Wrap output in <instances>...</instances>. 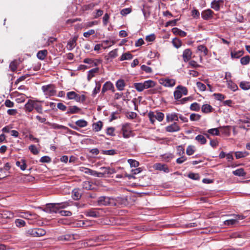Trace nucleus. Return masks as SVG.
Returning a JSON list of instances; mask_svg holds the SVG:
<instances>
[{
	"instance_id": "1",
	"label": "nucleus",
	"mask_w": 250,
	"mask_h": 250,
	"mask_svg": "<svg viewBox=\"0 0 250 250\" xmlns=\"http://www.w3.org/2000/svg\"><path fill=\"white\" fill-rule=\"evenodd\" d=\"M120 200V198L115 199L112 197L108 196H101L99 197L97 200V204L99 206H116L117 205V202Z\"/></svg>"
},
{
	"instance_id": "2",
	"label": "nucleus",
	"mask_w": 250,
	"mask_h": 250,
	"mask_svg": "<svg viewBox=\"0 0 250 250\" xmlns=\"http://www.w3.org/2000/svg\"><path fill=\"white\" fill-rule=\"evenodd\" d=\"M105 211L102 208H91L85 210L84 212V215L87 217H92L98 218L104 216Z\"/></svg>"
},
{
	"instance_id": "3",
	"label": "nucleus",
	"mask_w": 250,
	"mask_h": 250,
	"mask_svg": "<svg viewBox=\"0 0 250 250\" xmlns=\"http://www.w3.org/2000/svg\"><path fill=\"white\" fill-rule=\"evenodd\" d=\"M42 89L47 97L55 96L57 93L55 85L52 84L43 85Z\"/></svg>"
},
{
	"instance_id": "4",
	"label": "nucleus",
	"mask_w": 250,
	"mask_h": 250,
	"mask_svg": "<svg viewBox=\"0 0 250 250\" xmlns=\"http://www.w3.org/2000/svg\"><path fill=\"white\" fill-rule=\"evenodd\" d=\"M187 88L181 85L177 86L176 88V90L174 92V97L176 100L180 99L183 95H187Z\"/></svg>"
},
{
	"instance_id": "5",
	"label": "nucleus",
	"mask_w": 250,
	"mask_h": 250,
	"mask_svg": "<svg viewBox=\"0 0 250 250\" xmlns=\"http://www.w3.org/2000/svg\"><path fill=\"white\" fill-rule=\"evenodd\" d=\"M43 211L49 213L59 212V205L57 204H48L43 208Z\"/></svg>"
},
{
	"instance_id": "6",
	"label": "nucleus",
	"mask_w": 250,
	"mask_h": 250,
	"mask_svg": "<svg viewBox=\"0 0 250 250\" xmlns=\"http://www.w3.org/2000/svg\"><path fill=\"white\" fill-rule=\"evenodd\" d=\"M34 179L35 178L33 176L30 175L24 174H21L17 178L18 181L21 183H27L32 182Z\"/></svg>"
},
{
	"instance_id": "7",
	"label": "nucleus",
	"mask_w": 250,
	"mask_h": 250,
	"mask_svg": "<svg viewBox=\"0 0 250 250\" xmlns=\"http://www.w3.org/2000/svg\"><path fill=\"white\" fill-rule=\"evenodd\" d=\"M123 137L125 138H128L131 136V131L129 127V124H125L123 125L122 127Z\"/></svg>"
},
{
	"instance_id": "8",
	"label": "nucleus",
	"mask_w": 250,
	"mask_h": 250,
	"mask_svg": "<svg viewBox=\"0 0 250 250\" xmlns=\"http://www.w3.org/2000/svg\"><path fill=\"white\" fill-rule=\"evenodd\" d=\"M107 90H111L112 92H114L115 89L113 83L108 81L106 82L103 85L102 89V93H104Z\"/></svg>"
},
{
	"instance_id": "9",
	"label": "nucleus",
	"mask_w": 250,
	"mask_h": 250,
	"mask_svg": "<svg viewBox=\"0 0 250 250\" xmlns=\"http://www.w3.org/2000/svg\"><path fill=\"white\" fill-rule=\"evenodd\" d=\"M180 130V127L178 125L177 123L175 122L166 127V131L168 132H177Z\"/></svg>"
},
{
	"instance_id": "10",
	"label": "nucleus",
	"mask_w": 250,
	"mask_h": 250,
	"mask_svg": "<svg viewBox=\"0 0 250 250\" xmlns=\"http://www.w3.org/2000/svg\"><path fill=\"white\" fill-rule=\"evenodd\" d=\"M78 38V36H74L68 42L67 48L68 50H72L76 46Z\"/></svg>"
},
{
	"instance_id": "11",
	"label": "nucleus",
	"mask_w": 250,
	"mask_h": 250,
	"mask_svg": "<svg viewBox=\"0 0 250 250\" xmlns=\"http://www.w3.org/2000/svg\"><path fill=\"white\" fill-rule=\"evenodd\" d=\"M192 54V53L190 49L188 48L185 49L183 51L182 55L183 61L186 62L189 61L191 58Z\"/></svg>"
},
{
	"instance_id": "12",
	"label": "nucleus",
	"mask_w": 250,
	"mask_h": 250,
	"mask_svg": "<svg viewBox=\"0 0 250 250\" xmlns=\"http://www.w3.org/2000/svg\"><path fill=\"white\" fill-rule=\"evenodd\" d=\"M46 124L47 125H48L51 128H53V129H63V130L67 131H71L67 127L62 125H58L56 123H51L50 122H47Z\"/></svg>"
},
{
	"instance_id": "13",
	"label": "nucleus",
	"mask_w": 250,
	"mask_h": 250,
	"mask_svg": "<svg viewBox=\"0 0 250 250\" xmlns=\"http://www.w3.org/2000/svg\"><path fill=\"white\" fill-rule=\"evenodd\" d=\"M213 12L208 9L207 10L203 11L201 13L202 18L205 20H208L212 17Z\"/></svg>"
},
{
	"instance_id": "14",
	"label": "nucleus",
	"mask_w": 250,
	"mask_h": 250,
	"mask_svg": "<svg viewBox=\"0 0 250 250\" xmlns=\"http://www.w3.org/2000/svg\"><path fill=\"white\" fill-rule=\"evenodd\" d=\"M43 102V101H42L33 100L34 108L35 109L37 112L40 114H42L43 111L42 105L39 103Z\"/></svg>"
},
{
	"instance_id": "15",
	"label": "nucleus",
	"mask_w": 250,
	"mask_h": 250,
	"mask_svg": "<svg viewBox=\"0 0 250 250\" xmlns=\"http://www.w3.org/2000/svg\"><path fill=\"white\" fill-rule=\"evenodd\" d=\"M178 114L176 113H168L167 114L166 116V120L167 122H172L174 121H178Z\"/></svg>"
},
{
	"instance_id": "16",
	"label": "nucleus",
	"mask_w": 250,
	"mask_h": 250,
	"mask_svg": "<svg viewBox=\"0 0 250 250\" xmlns=\"http://www.w3.org/2000/svg\"><path fill=\"white\" fill-rule=\"evenodd\" d=\"M161 83L165 86L171 87L175 84V81L174 79H166L162 80Z\"/></svg>"
},
{
	"instance_id": "17",
	"label": "nucleus",
	"mask_w": 250,
	"mask_h": 250,
	"mask_svg": "<svg viewBox=\"0 0 250 250\" xmlns=\"http://www.w3.org/2000/svg\"><path fill=\"white\" fill-rule=\"evenodd\" d=\"M81 109L76 105L70 106L68 107L66 114H77L80 112Z\"/></svg>"
},
{
	"instance_id": "18",
	"label": "nucleus",
	"mask_w": 250,
	"mask_h": 250,
	"mask_svg": "<svg viewBox=\"0 0 250 250\" xmlns=\"http://www.w3.org/2000/svg\"><path fill=\"white\" fill-rule=\"evenodd\" d=\"M82 196V192L79 188H75L72 190V197L74 200H79Z\"/></svg>"
},
{
	"instance_id": "19",
	"label": "nucleus",
	"mask_w": 250,
	"mask_h": 250,
	"mask_svg": "<svg viewBox=\"0 0 250 250\" xmlns=\"http://www.w3.org/2000/svg\"><path fill=\"white\" fill-rule=\"evenodd\" d=\"M24 109L26 112H31L33 111L34 109L33 100H29L24 105Z\"/></svg>"
},
{
	"instance_id": "20",
	"label": "nucleus",
	"mask_w": 250,
	"mask_h": 250,
	"mask_svg": "<svg viewBox=\"0 0 250 250\" xmlns=\"http://www.w3.org/2000/svg\"><path fill=\"white\" fill-rule=\"evenodd\" d=\"M155 168L157 170L163 171L166 173H168L169 172L168 167L165 164H162L161 163L156 164Z\"/></svg>"
},
{
	"instance_id": "21",
	"label": "nucleus",
	"mask_w": 250,
	"mask_h": 250,
	"mask_svg": "<svg viewBox=\"0 0 250 250\" xmlns=\"http://www.w3.org/2000/svg\"><path fill=\"white\" fill-rule=\"evenodd\" d=\"M38 228L30 229L25 232L26 236L38 237Z\"/></svg>"
},
{
	"instance_id": "22",
	"label": "nucleus",
	"mask_w": 250,
	"mask_h": 250,
	"mask_svg": "<svg viewBox=\"0 0 250 250\" xmlns=\"http://www.w3.org/2000/svg\"><path fill=\"white\" fill-rule=\"evenodd\" d=\"M58 240L60 241H70L71 240H74V234H65L62 236H59L58 238Z\"/></svg>"
},
{
	"instance_id": "23",
	"label": "nucleus",
	"mask_w": 250,
	"mask_h": 250,
	"mask_svg": "<svg viewBox=\"0 0 250 250\" xmlns=\"http://www.w3.org/2000/svg\"><path fill=\"white\" fill-rule=\"evenodd\" d=\"M213 108L208 104H205L202 105L201 110L202 112L207 114L212 112Z\"/></svg>"
},
{
	"instance_id": "24",
	"label": "nucleus",
	"mask_w": 250,
	"mask_h": 250,
	"mask_svg": "<svg viewBox=\"0 0 250 250\" xmlns=\"http://www.w3.org/2000/svg\"><path fill=\"white\" fill-rule=\"evenodd\" d=\"M223 1L222 0H213L211 3V8L214 9L216 11H218L220 9V3H223Z\"/></svg>"
},
{
	"instance_id": "25",
	"label": "nucleus",
	"mask_w": 250,
	"mask_h": 250,
	"mask_svg": "<svg viewBox=\"0 0 250 250\" xmlns=\"http://www.w3.org/2000/svg\"><path fill=\"white\" fill-rule=\"evenodd\" d=\"M47 53V50H40L37 53V57L39 59L43 60L46 57Z\"/></svg>"
},
{
	"instance_id": "26",
	"label": "nucleus",
	"mask_w": 250,
	"mask_h": 250,
	"mask_svg": "<svg viewBox=\"0 0 250 250\" xmlns=\"http://www.w3.org/2000/svg\"><path fill=\"white\" fill-rule=\"evenodd\" d=\"M100 169L103 171L102 172L104 173V175L105 174H111L116 172L114 169L110 168L109 167H101Z\"/></svg>"
},
{
	"instance_id": "27",
	"label": "nucleus",
	"mask_w": 250,
	"mask_h": 250,
	"mask_svg": "<svg viewBox=\"0 0 250 250\" xmlns=\"http://www.w3.org/2000/svg\"><path fill=\"white\" fill-rule=\"evenodd\" d=\"M125 85V81L122 79L118 80L116 83V87L120 91L123 90Z\"/></svg>"
},
{
	"instance_id": "28",
	"label": "nucleus",
	"mask_w": 250,
	"mask_h": 250,
	"mask_svg": "<svg viewBox=\"0 0 250 250\" xmlns=\"http://www.w3.org/2000/svg\"><path fill=\"white\" fill-rule=\"evenodd\" d=\"M75 98L74 100L78 103H83L86 100V96L83 95H79L77 93H76Z\"/></svg>"
},
{
	"instance_id": "29",
	"label": "nucleus",
	"mask_w": 250,
	"mask_h": 250,
	"mask_svg": "<svg viewBox=\"0 0 250 250\" xmlns=\"http://www.w3.org/2000/svg\"><path fill=\"white\" fill-rule=\"evenodd\" d=\"M99 68L98 67L92 69L88 72L87 80L89 81L91 78L95 76V74L98 73Z\"/></svg>"
},
{
	"instance_id": "30",
	"label": "nucleus",
	"mask_w": 250,
	"mask_h": 250,
	"mask_svg": "<svg viewBox=\"0 0 250 250\" xmlns=\"http://www.w3.org/2000/svg\"><path fill=\"white\" fill-rule=\"evenodd\" d=\"M79 169L81 172H83L85 174H88L90 175H92V174H94V170H92V169H89L87 167H79Z\"/></svg>"
},
{
	"instance_id": "31",
	"label": "nucleus",
	"mask_w": 250,
	"mask_h": 250,
	"mask_svg": "<svg viewBox=\"0 0 250 250\" xmlns=\"http://www.w3.org/2000/svg\"><path fill=\"white\" fill-rule=\"evenodd\" d=\"M228 87L232 90L233 91H235L238 89V86L234 82L231 80H227Z\"/></svg>"
},
{
	"instance_id": "32",
	"label": "nucleus",
	"mask_w": 250,
	"mask_h": 250,
	"mask_svg": "<svg viewBox=\"0 0 250 250\" xmlns=\"http://www.w3.org/2000/svg\"><path fill=\"white\" fill-rule=\"evenodd\" d=\"M143 83L145 89L153 87L156 85V83L152 80L146 81Z\"/></svg>"
},
{
	"instance_id": "33",
	"label": "nucleus",
	"mask_w": 250,
	"mask_h": 250,
	"mask_svg": "<svg viewBox=\"0 0 250 250\" xmlns=\"http://www.w3.org/2000/svg\"><path fill=\"white\" fill-rule=\"evenodd\" d=\"M172 32L174 34L179 35L182 37H185L187 35V33L184 31L179 29L178 28L175 27L172 29Z\"/></svg>"
},
{
	"instance_id": "34",
	"label": "nucleus",
	"mask_w": 250,
	"mask_h": 250,
	"mask_svg": "<svg viewBox=\"0 0 250 250\" xmlns=\"http://www.w3.org/2000/svg\"><path fill=\"white\" fill-rule=\"evenodd\" d=\"M232 173L237 176H245L246 175V173L244 171V169L243 168H240L233 171Z\"/></svg>"
},
{
	"instance_id": "35",
	"label": "nucleus",
	"mask_w": 250,
	"mask_h": 250,
	"mask_svg": "<svg viewBox=\"0 0 250 250\" xmlns=\"http://www.w3.org/2000/svg\"><path fill=\"white\" fill-rule=\"evenodd\" d=\"M195 139L201 145H205L207 143V139L205 137L202 135H198L195 137Z\"/></svg>"
},
{
	"instance_id": "36",
	"label": "nucleus",
	"mask_w": 250,
	"mask_h": 250,
	"mask_svg": "<svg viewBox=\"0 0 250 250\" xmlns=\"http://www.w3.org/2000/svg\"><path fill=\"white\" fill-rule=\"evenodd\" d=\"M133 57V55L129 52L123 54L120 58V61L124 60H131Z\"/></svg>"
},
{
	"instance_id": "37",
	"label": "nucleus",
	"mask_w": 250,
	"mask_h": 250,
	"mask_svg": "<svg viewBox=\"0 0 250 250\" xmlns=\"http://www.w3.org/2000/svg\"><path fill=\"white\" fill-rule=\"evenodd\" d=\"M244 54V51L243 50H239L238 51H231V57L232 58H239L241 56H242Z\"/></svg>"
},
{
	"instance_id": "38",
	"label": "nucleus",
	"mask_w": 250,
	"mask_h": 250,
	"mask_svg": "<svg viewBox=\"0 0 250 250\" xmlns=\"http://www.w3.org/2000/svg\"><path fill=\"white\" fill-rule=\"evenodd\" d=\"M16 165L18 167H20L22 170H24L27 167L25 161L23 159L21 160L20 161H17Z\"/></svg>"
},
{
	"instance_id": "39",
	"label": "nucleus",
	"mask_w": 250,
	"mask_h": 250,
	"mask_svg": "<svg viewBox=\"0 0 250 250\" xmlns=\"http://www.w3.org/2000/svg\"><path fill=\"white\" fill-rule=\"evenodd\" d=\"M103 126V123L101 121H98L96 123L93 124V130L98 132L101 130Z\"/></svg>"
},
{
	"instance_id": "40",
	"label": "nucleus",
	"mask_w": 250,
	"mask_h": 250,
	"mask_svg": "<svg viewBox=\"0 0 250 250\" xmlns=\"http://www.w3.org/2000/svg\"><path fill=\"white\" fill-rule=\"evenodd\" d=\"M197 50L203 53L204 56H206L208 54V49L204 45H200L197 47Z\"/></svg>"
},
{
	"instance_id": "41",
	"label": "nucleus",
	"mask_w": 250,
	"mask_h": 250,
	"mask_svg": "<svg viewBox=\"0 0 250 250\" xmlns=\"http://www.w3.org/2000/svg\"><path fill=\"white\" fill-rule=\"evenodd\" d=\"M75 124L80 127H84L87 125L88 123L83 119H81L75 122Z\"/></svg>"
},
{
	"instance_id": "42",
	"label": "nucleus",
	"mask_w": 250,
	"mask_h": 250,
	"mask_svg": "<svg viewBox=\"0 0 250 250\" xmlns=\"http://www.w3.org/2000/svg\"><path fill=\"white\" fill-rule=\"evenodd\" d=\"M135 88L139 92L143 91L145 88L143 83H134Z\"/></svg>"
},
{
	"instance_id": "43",
	"label": "nucleus",
	"mask_w": 250,
	"mask_h": 250,
	"mask_svg": "<svg viewBox=\"0 0 250 250\" xmlns=\"http://www.w3.org/2000/svg\"><path fill=\"white\" fill-rule=\"evenodd\" d=\"M101 87V84L99 82H96V86L93 90L92 95L95 97L96 95L99 92Z\"/></svg>"
},
{
	"instance_id": "44",
	"label": "nucleus",
	"mask_w": 250,
	"mask_h": 250,
	"mask_svg": "<svg viewBox=\"0 0 250 250\" xmlns=\"http://www.w3.org/2000/svg\"><path fill=\"white\" fill-rule=\"evenodd\" d=\"M223 224L226 226H232L237 224V219H235L234 218L233 219H229L224 221Z\"/></svg>"
},
{
	"instance_id": "45",
	"label": "nucleus",
	"mask_w": 250,
	"mask_h": 250,
	"mask_svg": "<svg viewBox=\"0 0 250 250\" xmlns=\"http://www.w3.org/2000/svg\"><path fill=\"white\" fill-rule=\"evenodd\" d=\"M240 87L243 90H249L250 89V83L248 82H242L240 83Z\"/></svg>"
},
{
	"instance_id": "46",
	"label": "nucleus",
	"mask_w": 250,
	"mask_h": 250,
	"mask_svg": "<svg viewBox=\"0 0 250 250\" xmlns=\"http://www.w3.org/2000/svg\"><path fill=\"white\" fill-rule=\"evenodd\" d=\"M148 117L151 124H154L156 119V113L154 112L150 111L148 114Z\"/></svg>"
},
{
	"instance_id": "47",
	"label": "nucleus",
	"mask_w": 250,
	"mask_h": 250,
	"mask_svg": "<svg viewBox=\"0 0 250 250\" xmlns=\"http://www.w3.org/2000/svg\"><path fill=\"white\" fill-rule=\"evenodd\" d=\"M249 153L246 151H237L235 153L236 159H240L248 156Z\"/></svg>"
},
{
	"instance_id": "48",
	"label": "nucleus",
	"mask_w": 250,
	"mask_h": 250,
	"mask_svg": "<svg viewBox=\"0 0 250 250\" xmlns=\"http://www.w3.org/2000/svg\"><path fill=\"white\" fill-rule=\"evenodd\" d=\"M200 109V104L196 102L192 103L190 106V109L192 111H199Z\"/></svg>"
},
{
	"instance_id": "49",
	"label": "nucleus",
	"mask_w": 250,
	"mask_h": 250,
	"mask_svg": "<svg viewBox=\"0 0 250 250\" xmlns=\"http://www.w3.org/2000/svg\"><path fill=\"white\" fill-rule=\"evenodd\" d=\"M15 223L16 226L19 228L24 227L26 225V223L24 220L20 219H16Z\"/></svg>"
},
{
	"instance_id": "50",
	"label": "nucleus",
	"mask_w": 250,
	"mask_h": 250,
	"mask_svg": "<svg viewBox=\"0 0 250 250\" xmlns=\"http://www.w3.org/2000/svg\"><path fill=\"white\" fill-rule=\"evenodd\" d=\"M195 152V146H188L186 150V153L188 155H192Z\"/></svg>"
},
{
	"instance_id": "51",
	"label": "nucleus",
	"mask_w": 250,
	"mask_h": 250,
	"mask_svg": "<svg viewBox=\"0 0 250 250\" xmlns=\"http://www.w3.org/2000/svg\"><path fill=\"white\" fill-rule=\"evenodd\" d=\"M128 163L130 164L131 167H137L139 166V162L134 159H128Z\"/></svg>"
},
{
	"instance_id": "52",
	"label": "nucleus",
	"mask_w": 250,
	"mask_h": 250,
	"mask_svg": "<svg viewBox=\"0 0 250 250\" xmlns=\"http://www.w3.org/2000/svg\"><path fill=\"white\" fill-rule=\"evenodd\" d=\"M250 61V58L249 56H245L242 58L240 60L241 63L242 65H247L249 63Z\"/></svg>"
},
{
	"instance_id": "53",
	"label": "nucleus",
	"mask_w": 250,
	"mask_h": 250,
	"mask_svg": "<svg viewBox=\"0 0 250 250\" xmlns=\"http://www.w3.org/2000/svg\"><path fill=\"white\" fill-rule=\"evenodd\" d=\"M83 62L84 63L91 64L90 67L95 66L97 65V63L94 62L92 59L86 58L83 60Z\"/></svg>"
},
{
	"instance_id": "54",
	"label": "nucleus",
	"mask_w": 250,
	"mask_h": 250,
	"mask_svg": "<svg viewBox=\"0 0 250 250\" xmlns=\"http://www.w3.org/2000/svg\"><path fill=\"white\" fill-rule=\"evenodd\" d=\"M172 44L176 48H178L182 45V42L179 39L175 38L172 41Z\"/></svg>"
},
{
	"instance_id": "55",
	"label": "nucleus",
	"mask_w": 250,
	"mask_h": 250,
	"mask_svg": "<svg viewBox=\"0 0 250 250\" xmlns=\"http://www.w3.org/2000/svg\"><path fill=\"white\" fill-rule=\"evenodd\" d=\"M201 116L199 114L192 113L190 115V120L192 121H197L199 120Z\"/></svg>"
},
{
	"instance_id": "56",
	"label": "nucleus",
	"mask_w": 250,
	"mask_h": 250,
	"mask_svg": "<svg viewBox=\"0 0 250 250\" xmlns=\"http://www.w3.org/2000/svg\"><path fill=\"white\" fill-rule=\"evenodd\" d=\"M208 132L212 135L218 136L220 134L219 131L217 128L209 129L208 130Z\"/></svg>"
},
{
	"instance_id": "57",
	"label": "nucleus",
	"mask_w": 250,
	"mask_h": 250,
	"mask_svg": "<svg viewBox=\"0 0 250 250\" xmlns=\"http://www.w3.org/2000/svg\"><path fill=\"white\" fill-rule=\"evenodd\" d=\"M131 11H132V9L131 8H126L122 9L120 13L122 16H125L126 15H127V14H129L130 13H131Z\"/></svg>"
},
{
	"instance_id": "58",
	"label": "nucleus",
	"mask_w": 250,
	"mask_h": 250,
	"mask_svg": "<svg viewBox=\"0 0 250 250\" xmlns=\"http://www.w3.org/2000/svg\"><path fill=\"white\" fill-rule=\"evenodd\" d=\"M75 91H69L66 93V99L68 100H74L76 94Z\"/></svg>"
},
{
	"instance_id": "59",
	"label": "nucleus",
	"mask_w": 250,
	"mask_h": 250,
	"mask_svg": "<svg viewBox=\"0 0 250 250\" xmlns=\"http://www.w3.org/2000/svg\"><path fill=\"white\" fill-rule=\"evenodd\" d=\"M196 85L200 91H204L206 90V86L203 83L198 82L196 83Z\"/></svg>"
},
{
	"instance_id": "60",
	"label": "nucleus",
	"mask_w": 250,
	"mask_h": 250,
	"mask_svg": "<svg viewBox=\"0 0 250 250\" xmlns=\"http://www.w3.org/2000/svg\"><path fill=\"white\" fill-rule=\"evenodd\" d=\"M29 149L34 154H37L39 153V151L35 145H30L29 146Z\"/></svg>"
},
{
	"instance_id": "61",
	"label": "nucleus",
	"mask_w": 250,
	"mask_h": 250,
	"mask_svg": "<svg viewBox=\"0 0 250 250\" xmlns=\"http://www.w3.org/2000/svg\"><path fill=\"white\" fill-rule=\"evenodd\" d=\"M11 70L14 72L17 68V64L16 61H12L9 65Z\"/></svg>"
},
{
	"instance_id": "62",
	"label": "nucleus",
	"mask_w": 250,
	"mask_h": 250,
	"mask_svg": "<svg viewBox=\"0 0 250 250\" xmlns=\"http://www.w3.org/2000/svg\"><path fill=\"white\" fill-rule=\"evenodd\" d=\"M117 51L118 49H115L109 52L108 54L109 55L110 58H111L112 59L115 58L118 55Z\"/></svg>"
},
{
	"instance_id": "63",
	"label": "nucleus",
	"mask_w": 250,
	"mask_h": 250,
	"mask_svg": "<svg viewBox=\"0 0 250 250\" xmlns=\"http://www.w3.org/2000/svg\"><path fill=\"white\" fill-rule=\"evenodd\" d=\"M141 69L147 73H150L152 71V68L151 67L146 65H142L141 66Z\"/></svg>"
},
{
	"instance_id": "64",
	"label": "nucleus",
	"mask_w": 250,
	"mask_h": 250,
	"mask_svg": "<svg viewBox=\"0 0 250 250\" xmlns=\"http://www.w3.org/2000/svg\"><path fill=\"white\" fill-rule=\"evenodd\" d=\"M156 113V120H157L159 122H162L164 118V114L160 112H157Z\"/></svg>"
}]
</instances>
